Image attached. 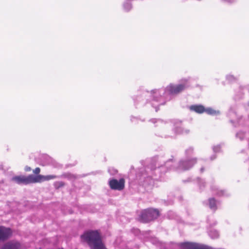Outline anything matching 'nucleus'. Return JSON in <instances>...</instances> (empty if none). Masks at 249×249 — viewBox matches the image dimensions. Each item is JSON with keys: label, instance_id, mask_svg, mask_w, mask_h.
Masks as SVG:
<instances>
[{"label": "nucleus", "instance_id": "obj_1", "mask_svg": "<svg viewBox=\"0 0 249 249\" xmlns=\"http://www.w3.org/2000/svg\"><path fill=\"white\" fill-rule=\"evenodd\" d=\"M190 86L189 79H181L178 84L171 83L164 89H154L151 90L150 94L153 98V107L157 108V102L159 101L160 104H164L165 100H169L172 96L177 95Z\"/></svg>", "mask_w": 249, "mask_h": 249}, {"label": "nucleus", "instance_id": "obj_2", "mask_svg": "<svg viewBox=\"0 0 249 249\" xmlns=\"http://www.w3.org/2000/svg\"><path fill=\"white\" fill-rule=\"evenodd\" d=\"M81 238L87 242L91 249H107L96 231H87L81 235Z\"/></svg>", "mask_w": 249, "mask_h": 249}, {"label": "nucleus", "instance_id": "obj_3", "mask_svg": "<svg viewBox=\"0 0 249 249\" xmlns=\"http://www.w3.org/2000/svg\"><path fill=\"white\" fill-rule=\"evenodd\" d=\"M159 212L156 209H148L143 211L141 215V220L143 222H147L158 217Z\"/></svg>", "mask_w": 249, "mask_h": 249}, {"label": "nucleus", "instance_id": "obj_4", "mask_svg": "<svg viewBox=\"0 0 249 249\" xmlns=\"http://www.w3.org/2000/svg\"><path fill=\"white\" fill-rule=\"evenodd\" d=\"M12 180L19 184H28L36 183V176L33 175H30L28 176H15L12 178Z\"/></svg>", "mask_w": 249, "mask_h": 249}, {"label": "nucleus", "instance_id": "obj_5", "mask_svg": "<svg viewBox=\"0 0 249 249\" xmlns=\"http://www.w3.org/2000/svg\"><path fill=\"white\" fill-rule=\"evenodd\" d=\"M196 163V159L180 160L177 167L178 171H185L191 168Z\"/></svg>", "mask_w": 249, "mask_h": 249}, {"label": "nucleus", "instance_id": "obj_6", "mask_svg": "<svg viewBox=\"0 0 249 249\" xmlns=\"http://www.w3.org/2000/svg\"><path fill=\"white\" fill-rule=\"evenodd\" d=\"M109 185L111 189L120 191L124 188V180L123 178H121L119 180L112 179L109 181Z\"/></svg>", "mask_w": 249, "mask_h": 249}, {"label": "nucleus", "instance_id": "obj_7", "mask_svg": "<svg viewBox=\"0 0 249 249\" xmlns=\"http://www.w3.org/2000/svg\"><path fill=\"white\" fill-rule=\"evenodd\" d=\"M11 231L9 228L0 227V241L7 239L11 235Z\"/></svg>", "mask_w": 249, "mask_h": 249}, {"label": "nucleus", "instance_id": "obj_8", "mask_svg": "<svg viewBox=\"0 0 249 249\" xmlns=\"http://www.w3.org/2000/svg\"><path fill=\"white\" fill-rule=\"evenodd\" d=\"M197 114L206 113L211 116H217L219 114L220 112L218 110H192Z\"/></svg>", "mask_w": 249, "mask_h": 249}, {"label": "nucleus", "instance_id": "obj_9", "mask_svg": "<svg viewBox=\"0 0 249 249\" xmlns=\"http://www.w3.org/2000/svg\"><path fill=\"white\" fill-rule=\"evenodd\" d=\"M57 177L55 175H48V176H43L41 175H38L36 176V181L37 182H41L44 180H49L50 179H53L56 178Z\"/></svg>", "mask_w": 249, "mask_h": 249}, {"label": "nucleus", "instance_id": "obj_10", "mask_svg": "<svg viewBox=\"0 0 249 249\" xmlns=\"http://www.w3.org/2000/svg\"><path fill=\"white\" fill-rule=\"evenodd\" d=\"M19 243L15 242L6 244L1 249H19Z\"/></svg>", "mask_w": 249, "mask_h": 249}, {"label": "nucleus", "instance_id": "obj_11", "mask_svg": "<svg viewBox=\"0 0 249 249\" xmlns=\"http://www.w3.org/2000/svg\"><path fill=\"white\" fill-rule=\"evenodd\" d=\"M190 109H210V108H206V107L202 104H195L189 107Z\"/></svg>", "mask_w": 249, "mask_h": 249}, {"label": "nucleus", "instance_id": "obj_12", "mask_svg": "<svg viewBox=\"0 0 249 249\" xmlns=\"http://www.w3.org/2000/svg\"><path fill=\"white\" fill-rule=\"evenodd\" d=\"M209 201V207L213 210L216 209V201L213 198H210Z\"/></svg>", "mask_w": 249, "mask_h": 249}, {"label": "nucleus", "instance_id": "obj_13", "mask_svg": "<svg viewBox=\"0 0 249 249\" xmlns=\"http://www.w3.org/2000/svg\"><path fill=\"white\" fill-rule=\"evenodd\" d=\"M209 235L212 238H217L219 236L218 232L216 231H211L209 232Z\"/></svg>", "mask_w": 249, "mask_h": 249}, {"label": "nucleus", "instance_id": "obj_14", "mask_svg": "<svg viewBox=\"0 0 249 249\" xmlns=\"http://www.w3.org/2000/svg\"><path fill=\"white\" fill-rule=\"evenodd\" d=\"M176 128L177 129V133H178L187 134V133H188L189 132V130L184 129L180 127H177Z\"/></svg>", "mask_w": 249, "mask_h": 249}, {"label": "nucleus", "instance_id": "obj_15", "mask_svg": "<svg viewBox=\"0 0 249 249\" xmlns=\"http://www.w3.org/2000/svg\"><path fill=\"white\" fill-rule=\"evenodd\" d=\"M124 7L125 10L126 11H129L131 9V5L129 2H126L124 5Z\"/></svg>", "mask_w": 249, "mask_h": 249}, {"label": "nucleus", "instance_id": "obj_16", "mask_svg": "<svg viewBox=\"0 0 249 249\" xmlns=\"http://www.w3.org/2000/svg\"><path fill=\"white\" fill-rule=\"evenodd\" d=\"M226 78L229 81H232L236 79V78L234 77L233 75L231 74L227 75Z\"/></svg>", "mask_w": 249, "mask_h": 249}, {"label": "nucleus", "instance_id": "obj_17", "mask_svg": "<svg viewBox=\"0 0 249 249\" xmlns=\"http://www.w3.org/2000/svg\"><path fill=\"white\" fill-rule=\"evenodd\" d=\"M236 137L240 139V140H242L245 137V134L242 132H239L237 133Z\"/></svg>", "mask_w": 249, "mask_h": 249}, {"label": "nucleus", "instance_id": "obj_18", "mask_svg": "<svg viewBox=\"0 0 249 249\" xmlns=\"http://www.w3.org/2000/svg\"><path fill=\"white\" fill-rule=\"evenodd\" d=\"M40 169L39 168L37 167L36 168L34 171L33 172L36 174H38L40 173Z\"/></svg>", "mask_w": 249, "mask_h": 249}, {"label": "nucleus", "instance_id": "obj_19", "mask_svg": "<svg viewBox=\"0 0 249 249\" xmlns=\"http://www.w3.org/2000/svg\"><path fill=\"white\" fill-rule=\"evenodd\" d=\"M193 148L190 147L186 150V153L187 154H191L193 152Z\"/></svg>", "mask_w": 249, "mask_h": 249}, {"label": "nucleus", "instance_id": "obj_20", "mask_svg": "<svg viewBox=\"0 0 249 249\" xmlns=\"http://www.w3.org/2000/svg\"><path fill=\"white\" fill-rule=\"evenodd\" d=\"M219 149H220V147L219 146H214L213 148V150L214 152H217L219 151Z\"/></svg>", "mask_w": 249, "mask_h": 249}, {"label": "nucleus", "instance_id": "obj_21", "mask_svg": "<svg viewBox=\"0 0 249 249\" xmlns=\"http://www.w3.org/2000/svg\"><path fill=\"white\" fill-rule=\"evenodd\" d=\"M172 162L171 160H168L165 163V166L167 167H168L170 166V163Z\"/></svg>", "mask_w": 249, "mask_h": 249}, {"label": "nucleus", "instance_id": "obj_22", "mask_svg": "<svg viewBox=\"0 0 249 249\" xmlns=\"http://www.w3.org/2000/svg\"><path fill=\"white\" fill-rule=\"evenodd\" d=\"M31 170V168L29 166H26L25 167V170L27 172L30 171Z\"/></svg>", "mask_w": 249, "mask_h": 249}, {"label": "nucleus", "instance_id": "obj_23", "mask_svg": "<svg viewBox=\"0 0 249 249\" xmlns=\"http://www.w3.org/2000/svg\"><path fill=\"white\" fill-rule=\"evenodd\" d=\"M203 170H204L203 168H201V169H200V171L201 172H202L203 171Z\"/></svg>", "mask_w": 249, "mask_h": 249}, {"label": "nucleus", "instance_id": "obj_24", "mask_svg": "<svg viewBox=\"0 0 249 249\" xmlns=\"http://www.w3.org/2000/svg\"><path fill=\"white\" fill-rule=\"evenodd\" d=\"M223 195V192H221V194L219 195Z\"/></svg>", "mask_w": 249, "mask_h": 249}]
</instances>
